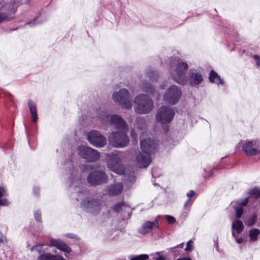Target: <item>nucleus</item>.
Here are the masks:
<instances>
[{
    "mask_svg": "<svg viewBox=\"0 0 260 260\" xmlns=\"http://www.w3.org/2000/svg\"><path fill=\"white\" fill-rule=\"evenodd\" d=\"M142 152L138 153L135 158L136 165L139 168H147L151 162L150 153H153L157 147V142L150 138L142 139L141 141Z\"/></svg>",
    "mask_w": 260,
    "mask_h": 260,
    "instance_id": "f257e3e1",
    "label": "nucleus"
},
{
    "mask_svg": "<svg viewBox=\"0 0 260 260\" xmlns=\"http://www.w3.org/2000/svg\"><path fill=\"white\" fill-rule=\"evenodd\" d=\"M188 66L186 62L177 60L171 63V74L174 80L181 85L186 82L185 74L188 70Z\"/></svg>",
    "mask_w": 260,
    "mask_h": 260,
    "instance_id": "f03ea898",
    "label": "nucleus"
},
{
    "mask_svg": "<svg viewBox=\"0 0 260 260\" xmlns=\"http://www.w3.org/2000/svg\"><path fill=\"white\" fill-rule=\"evenodd\" d=\"M135 111L140 114L150 112L154 107L153 102L147 95L140 94L134 100Z\"/></svg>",
    "mask_w": 260,
    "mask_h": 260,
    "instance_id": "7ed1b4c3",
    "label": "nucleus"
},
{
    "mask_svg": "<svg viewBox=\"0 0 260 260\" xmlns=\"http://www.w3.org/2000/svg\"><path fill=\"white\" fill-rule=\"evenodd\" d=\"M106 158L107 165L110 170L118 174L124 173V167L118 152L106 154Z\"/></svg>",
    "mask_w": 260,
    "mask_h": 260,
    "instance_id": "20e7f679",
    "label": "nucleus"
},
{
    "mask_svg": "<svg viewBox=\"0 0 260 260\" xmlns=\"http://www.w3.org/2000/svg\"><path fill=\"white\" fill-rule=\"evenodd\" d=\"M126 131L114 132L110 134L109 143L114 147L123 148L126 146L129 143V138L126 135Z\"/></svg>",
    "mask_w": 260,
    "mask_h": 260,
    "instance_id": "39448f33",
    "label": "nucleus"
},
{
    "mask_svg": "<svg viewBox=\"0 0 260 260\" xmlns=\"http://www.w3.org/2000/svg\"><path fill=\"white\" fill-rule=\"evenodd\" d=\"M113 99L124 108L129 109L132 107V98L127 90L121 89L113 94Z\"/></svg>",
    "mask_w": 260,
    "mask_h": 260,
    "instance_id": "423d86ee",
    "label": "nucleus"
},
{
    "mask_svg": "<svg viewBox=\"0 0 260 260\" xmlns=\"http://www.w3.org/2000/svg\"><path fill=\"white\" fill-rule=\"evenodd\" d=\"M102 203L100 200L93 199H86L81 203V207L82 209L93 215H96L101 210Z\"/></svg>",
    "mask_w": 260,
    "mask_h": 260,
    "instance_id": "0eeeda50",
    "label": "nucleus"
},
{
    "mask_svg": "<svg viewBox=\"0 0 260 260\" xmlns=\"http://www.w3.org/2000/svg\"><path fill=\"white\" fill-rule=\"evenodd\" d=\"M175 111L167 106L160 107L156 114V120L162 124L170 123L174 118Z\"/></svg>",
    "mask_w": 260,
    "mask_h": 260,
    "instance_id": "6e6552de",
    "label": "nucleus"
},
{
    "mask_svg": "<svg viewBox=\"0 0 260 260\" xmlns=\"http://www.w3.org/2000/svg\"><path fill=\"white\" fill-rule=\"evenodd\" d=\"M78 150L79 154L88 161H94L100 157V154L98 150L88 146H79Z\"/></svg>",
    "mask_w": 260,
    "mask_h": 260,
    "instance_id": "1a4fd4ad",
    "label": "nucleus"
},
{
    "mask_svg": "<svg viewBox=\"0 0 260 260\" xmlns=\"http://www.w3.org/2000/svg\"><path fill=\"white\" fill-rule=\"evenodd\" d=\"M87 180L90 184L95 186L107 183L108 177L104 171H95L88 174Z\"/></svg>",
    "mask_w": 260,
    "mask_h": 260,
    "instance_id": "9d476101",
    "label": "nucleus"
},
{
    "mask_svg": "<svg viewBox=\"0 0 260 260\" xmlns=\"http://www.w3.org/2000/svg\"><path fill=\"white\" fill-rule=\"evenodd\" d=\"M87 137L89 143L95 147L101 148L107 144L106 138L97 131H91L88 133Z\"/></svg>",
    "mask_w": 260,
    "mask_h": 260,
    "instance_id": "9b49d317",
    "label": "nucleus"
},
{
    "mask_svg": "<svg viewBox=\"0 0 260 260\" xmlns=\"http://www.w3.org/2000/svg\"><path fill=\"white\" fill-rule=\"evenodd\" d=\"M52 246L67 253H69L71 251V248L66 243L59 239L51 240L50 245H49L44 244L37 245L36 249L39 253H41L42 250H47L48 248L51 247Z\"/></svg>",
    "mask_w": 260,
    "mask_h": 260,
    "instance_id": "f8f14e48",
    "label": "nucleus"
},
{
    "mask_svg": "<svg viewBox=\"0 0 260 260\" xmlns=\"http://www.w3.org/2000/svg\"><path fill=\"white\" fill-rule=\"evenodd\" d=\"M181 96V90L176 85H172L166 91L164 100L169 104L174 105L177 103Z\"/></svg>",
    "mask_w": 260,
    "mask_h": 260,
    "instance_id": "ddd939ff",
    "label": "nucleus"
},
{
    "mask_svg": "<svg viewBox=\"0 0 260 260\" xmlns=\"http://www.w3.org/2000/svg\"><path fill=\"white\" fill-rule=\"evenodd\" d=\"M259 145L258 140L247 141L243 145L242 150L247 155H256L260 153Z\"/></svg>",
    "mask_w": 260,
    "mask_h": 260,
    "instance_id": "4468645a",
    "label": "nucleus"
},
{
    "mask_svg": "<svg viewBox=\"0 0 260 260\" xmlns=\"http://www.w3.org/2000/svg\"><path fill=\"white\" fill-rule=\"evenodd\" d=\"M159 228V222L157 219L154 221H146L143 224L142 226L139 229V232L143 235L149 233L152 230Z\"/></svg>",
    "mask_w": 260,
    "mask_h": 260,
    "instance_id": "2eb2a0df",
    "label": "nucleus"
},
{
    "mask_svg": "<svg viewBox=\"0 0 260 260\" xmlns=\"http://www.w3.org/2000/svg\"><path fill=\"white\" fill-rule=\"evenodd\" d=\"M110 122L118 129L123 131H128V126L125 121L117 115H112L110 119Z\"/></svg>",
    "mask_w": 260,
    "mask_h": 260,
    "instance_id": "dca6fc26",
    "label": "nucleus"
},
{
    "mask_svg": "<svg viewBox=\"0 0 260 260\" xmlns=\"http://www.w3.org/2000/svg\"><path fill=\"white\" fill-rule=\"evenodd\" d=\"M123 189V184L121 182H119L107 186V191L109 195L115 196L120 194Z\"/></svg>",
    "mask_w": 260,
    "mask_h": 260,
    "instance_id": "f3484780",
    "label": "nucleus"
},
{
    "mask_svg": "<svg viewBox=\"0 0 260 260\" xmlns=\"http://www.w3.org/2000/svg\"><path fill=\"white\" fill-rule=\"evenodd\" d=\"M188 81L191 86H196L202 82L203 77L200 73L192 72L188 77Z\"/></svg>",
    "mask_w": 260,
    "mask_h": 260,
    "instance_id": "a211bd4d",
    "label": "nucleus"
},
{
    "mask_svg": "<svg viewBox=\"0 0 260 260\" xmlns=\"http://www.w3.org/2000/svg\"><path fill=\"white\" fill-rule=\"evenodd\" d=\"M209 79L210 82L212 83L216 82L217 84H220L221 85H223L224 84L223 80L213 70H212L209 74Z\"/></svg>",
    "mask_w": 260,
    "mask_h": 260,
    "instance_id": "6ab92c4d",
    "label": "nucleus"
},
{
    "mask_svg": "<svg viewBox=\"0 0 260 260\" xmlns=\"http://www.w3.org/2000/svg\"><path fill=\"white\" fill-rule=\"evenodd\" d=\"M28 105L31 115L32 121L36 122L38 120L36 106L31 100L28 101Z\"/></svg>",
    "mask_w": 260,
    "mask_h": 260,
    "instance_id": "aec40b11",
    "label": "nucleus"
},
{
    "mask_svg": "<svg viewBox=\"0 0 260 260\" xmlns=\"http://www.w3.org/2000/svg\"><path fill=\"white\" fill-rule=\"evenodd\" d=\"M260 235V230L258 229H252L249 232V237L252 242L256 241Z\"/></svg>",
    "mask_w": 260,
    "mask_h": 260,
    "instance_id": "412c9836",
    "label": "nucleus"
},
{
    "mask_svg": "<svg viewBox=\"0 0 260 260\" xmlns=\"http://www.w3.org/2000/svg\"><path fill=\"white\" fill-rule=\"evenodd\" d=\"M232 228L237 231V233H240L243 229V224L240 220H236L232 223Z\"/></svg>",
    "mask_w": 260,
    "mask_h": 260,
    "instance_id": "4be33fe9",
    "label": "nucleus"
},
{
    "mask_svg": "<svg viewBox=\"0 0 260 260\" xmlns=\"http://www.w3.org/2000/svg\"><path fill=\"white\" fill-rule=\"evenodd\" d=\"M142 88L144 91L150 94H153L155 91V88L150 83H143Z\"/></svg>",
    "mask_w": 260,
    "mask_h": 260,
    "instance_id": "5701e85b",
    "label": "nucleus"
},
{
    "mask_svg": "<svg viewBox=\"0 0 260 260\" xmlns=\"http://www.w3.org/2000/svg\"><path fill=\"white\" fill-rule=\"evenodd\" d=\"M128 208L129 207L123 203H119L114 206L113 211L116 212H119L120 211H122L123 210Z\"/></svg>",
    "mask_w": 260,
    "mask_h": 260,
    "instance_id": "b1692460",
    "label": "nucleus"
},
{
    "mask_svg": "<svg viewBox=\"0 0 260 260\" xmlns=\"http://www.w3.org/2000/svg\"><path fill=\"white\" fill-rule=\"evenodd\" d=\"M39 260H56L55 255L50 254H41L38 257Z\"/></svg>",
    "mask_w": 260,
    "mask_h": 260,
    "instance_id": "393cba45",
    "label": "nucleus"
},
{
    "mask_svg": "<svg viewBox=\"0 0 260 260\" xmlns=\"http://www.w3.org/2000/svg\"><path fill=\"white\" fill-rule=\"evenodd\" d=\"M257 216L255 215H253L250 218L248 219L246 221V224L248 226L253 225L256 222Z\"/></svg>",
    "mask_w": 260,
    "mask_h": 260,
    "instance_id": "a878e982",
    "label": "nucleus"
},
{
    "mask_svg": "<svg viewBox=\"0 0 260 260\" xmlns=\"http://www.w3.org/2000/svg\"><path fill=\"white\" fill-rule=\"evenodd\" d=\"M149 256L147 254H140L132 257L131 260H146Z\"/></svg>",
    "mask_w": 260,
    "mask_h": 260,
    "instance_id": "bb28decb",
    "label": "nucleus"
},
{
    "mask_svg": "<svg viewBox=\"0 0 260 260\" xmlns=\"http://www.w3.org/2000/svg\"><path fill=\"white\" fill-rule=\"evenodd\" d=\"M12 18L8 16L6 13H0V23L4 20H10Z\"/></svg>",
    "mask_w": 260,
    "mask_h": 260,
    "instance_id": "cd10ccee",
    "label": "nucleus"
},
{
    "mask_svg": "<svg viewBox=\"0 0 260 260\" xmlns=\"http://www.w3.org/2000/svg\"><path fill=\"white\" fill-rule=\"evenodd\" d=\"M235 210L236 212V217L237 218H240L243 214V210L242 207H236L235 208Z\"/></svg>",
    "mask_w": 260,
    "mask_h": 260,
    "instance_id": "c85d7f7f",
    "label": "nucleus"
},
{
    "mask_svg": "<svg viewBox=\"0 0 260 260\" xmlns=\"http://www.w3.org/2000/svg\"><path fill=\"white\" fill-rule=\"evenodd\" d=\"M148 76L151 80H154L157 77V74L155 71H151L148 73Z\"/></svg>",
    "mask_w": 260,
    "mask_h": 260,
    "instance_id": "c756f323",
    "label": "nucleus"
},
{
    "mask_svg": "<svg viewBox=\"0 0 260 260\" xmlns=\"http://www.w3.org/2000/svg\"><path fill=\"white\" fill-rule=\"evenodd\" d=\"M250 193L254 195L255 198H258L260 197V191L256 188L253 189L251 191Z\"/></svg>",
    "mask_w": 260,
    "mask_h": 260,
    "instance_id": "7c9ffc66",
    "label": "nucleus"
},
{
    "mask_svg": "<svg viewBox=\"0 0 260 260\" xmlns=\"http://www.w3.org/2000/svg\"><path fill=\"white\" fill-rule=\"evenodd\" d=\"M8 194L6 190V189L3 187H0V198L3 197L8 196Z\"/></svg>",
    "mask_w": 260,
    "mask_h": 260,
    "instance_id": "2f4dec72",
    "label": "nucleus"
},
{
    "mask_svg": "<svg viewBox=\"0 0 260 260\" xmlns=\"http://www.w3.org/2000/svg\"><path fill=\"white\" fill-rule=\"evenodd\" d=\"M36 220L38 222L41 221V214L40 211H37L34 214Z\"/></svg>",
    "mask_w": 260,
    "mask_h": 260,
    "instance_id": "473e14b6",
    "label": "nucleus"
},
{
    "mask_svg": "<svg viewBox=\"0 0 260 260\" xmlns=\"http://www.w3.org/2000/svg\"><path fill=\"white\" fill-rule=\"evenodd\" d=\"M248 203V198H245L244 201H239L237 202V204L241 206H245L247 205Z\"/></svg>",
    "mask_w": 260,
    "mask_h": 260,
    "instance_id": "72a5a7b5",
    "label": "nucleus"
},
{
    "mask_svg": "<svg viewBox=\"0 0 260 260\" xmlns=\"http://www.w3.org/2000/svg\"><path fill=\"white\" fill-rule=\"evenodd\" d=\"M154 260H165V258L164 256L160 255L159 252L156 253L154 257H153Z\"/></svg>",
    "mask_w": 260,
    "mask_h": 260,
    "instance_id": "f704fd0d",
    "label": "nucleus"
},
{
    "mask_svg": "<svg viewBox=\"0 0 260 260\" xmlns=\"http://www.w3.org/2000/svg\"><path fill=\"white\" fill-rule=\"evenodd\" d=\"M166 219H167L168 222L169 223H171V224L174 223L176 221L175 218L174 217L171 216L170 215H166Z\"/></svg>",
    "mask_w": 260,
    "mask_h": 260,
    "instance_id": "c9c22d12",
    "label": "nucleus"
},
{
    "mask_svg": "<svg viewBox=\"0 0 260 260\" xmlns=\"http://www.w3.org/2000/svg\"><path fill=\"white\" fill-rule=\"evenodd\" d=\"M9 204L8 201L5 199H0L1 206H8Z\"/></svg>",
    "mask_w": 260,
    "mask_h": 260,
    "instance_id": "e433bc0d",
    "label": "nucleus"
},
{
    "mask_svg": "<svg viewBox=\"0 0 260 260\" xmlns=\"http://www.w3.org/2000/svg\"><path fill=\"white\" fill-rule=\"evenodd\" d=\"M253 57L256 60V65L257 67L260 66V56L258 55H254Z\"/></svg>",
    "mask_w": 260,
    "mask_h": 260,
    "instance_id": "4c0bfd02",
    "label": "nucleus"
},
{
    "mask_svg": "<svg viewBox=\"0 0 260 260\" xmlns=\"http://www.w3.org/2000/svg\"><path fill=\"white\" fill-rule=\"evenodd\" d=\"M195 192L193 190H190L189 192L187 193V196L188 199H191L193 196H194Z\"/></svg>",
    "mask_w": 260,
    "mask_h": 260,
    "instance_id": "58836bf2",
    "label": "nucleus"
},
{
    "mask_svg": "<svg viewBox=\"0 0 260 260\" xmlns=\"http://www.w3.org/2000/svg\"><path fill=\"white\" fill-rule=\"evenodd\" d=\"M131 136L132 138L136 139L137 138V135L135 133L134 129H132L130 132Z\"/></svg>",
    "mask_w": 260,
    "mask_h": 260,
    "instance_id": "ea45409f",
    "label": "nucleus"
},
{
    "mask_svg": "<svg viewBox=\"0 0 260 260\" xmlns=\"http://www.w3.org/2000/svg\"><path fill=\"white\" fill-rule=\"evenodd\" d=\"M40 189L38 187H35L34 188V192L36 196H39Z\"/></svg>",
    "mask_w": 260,
    "mask_h": 260,
    "instance_id": "a19ab883",
    "label": "nucleus"
},
{
    "mask_svg": "<svg viewBox=\"0 0 260 260\" xmlns=\"http://www.w3.org/2000/svg\"><path fill=\"white\" fill-rule=\"evenodd\" d=\"M190 242H191V241H189L187 242V244H186V247L185 249V250L186 251H190L191 250V248H190Z\"/></svg>",
    "mask_w": 260,
    "mask_h": 260,
    "instance_id": "79ce46f5",
    "label": "nucleus"
},
{
    "mask_svg": "<svg viewBox=\"0 0 260 260\" xmlns=\"http://www.w3.org/2000/svg\"><path fill=\"white\" fill-rule=\"evenodd\" d=\"M163 130L165 132H167L169 131V126L168 125H164L162 127Z\"/></svg>",
    "mask_w": 260,
    "mask_h": 260,
    "instance_id": "37998d69",
    "label": "nucleus"
},
{
    "mask_svg": "<svg viewBox=\"0 0 260 260\" xmlns=\"http://www.w3.org/2000/svg\"><path fill=\"white\" fill-rule=\"evenodd\" d=\"M56 260H66L62 256L60 255H55Z\"/></svg>",
    "mask_w": 260,
    "mask_h": 260,
    "instance_id": "c03bdc74",
    "label": "nucleus"
},
{
    "mask_svg": "<svg viewBox=\"0 0 260 260\" xmlns=\"http://www.w3.org/2000/svg\"><path fill=\"white\" fill-rule=\"evenodd\" d=\"M236 241L238 243H241L243 242V238H237Z\"/></svg>",
    "mask_w": 260,
    "mask_h": 260,
    "instance_id": "a18cd8bd",
    "label": "nucleus"
},
{
    "mask_svg": "<svg viewBox=\"0 0 260 260\" xmlns=\"http://www.w3.org/2000/svg\"><path fill=\"white\" fill-rule=\"evenodd\" d=\"M190 199H188V200L185 202V204H184V207H186L188 204L190 202Z\"/></svg>",
    "mask_w": 260,
    "mask_h": 260,
    "instance_id": "49530a36",
    "label": "nucleus"
},
{
    "mask_svg": "<svg viewBox=\"0 0 260 260\" xmlns=\"http://www.w3.org/2000/svg\"><path fill=\"white\" fill-rule=\"evenodd\" d=\"M182 260H192V259L189 257H182Z\"/></svg>",
    "mask_w": 260,
    "mask_h": 260,
    "instance_id": "de8ad7c7",
    "label": "nucleus"
},
{
    "mask_svg": "<svg viewBox=\"0 0 260 260\" xmlns=\"http://www.w3.org/2000/svg\"><path fill=\"white\" fill-rule=\"evenodd\" d=\"M232 235H233V236L234 237H235V233H234V231H233V232H232Z\"/></svg>",
    "mask_w": 260,
    "mask_h": 260,
    "instance_id": "09e8293b",
    "label": "nucleus"
},
{
    "mask_svg": "<svg viewBox=\"0 0 260 260\" xmlns=\"http://www.w3.org/2000/svg\"><path fill=\"white\" fill-rule=\"evenodd\" d=\"M3 242V240L2 238H0V243H2Z\"/></svg>",
    "mask_w": 260,
    "mask_h": 260,
    "instance_id": "8fccbe9b",
    "label": "nucleus"
},
{
    "mask_svg": "<svg viewBox=\"0 0 260 260\" xmlns=\"http://www.w3.org/2000/svg\"><path fill=\"white\" fill-rule=\"evenodd\" d=\"M143 137L142 135H140V138H142Z\"/></svg>",
    "mask_w": 260,
    "mask_h": 260,
    "instance_id": "3c124183",
    "label": "nucleus"
},
{
    "mask_svg": "<svg viewBox=\"0 0 260 260\" xmlns=\"http://www.w3.org/2000/svg\"><path fill=\"white\" fill-rule=\"evenodd\" d=\"M183 243L180 244H179V246H180V245H183Z\"/></svg>",
    "mask_w": 260,
    "mask_h": 260,
    "instance_id": "603ef678",
    "label": "nucleus"
},
{
    "mask_svg": "<svg viewBox=\"0 0 260 260\" xmlns=\"http://www.w3.org/2000/svg\"><path fill=\"white\" fill-rule=\"evenodd\" d=\"M177 260H182V258H179V259H177Z\"/></svg>",
    "mask_w": 260,
    "mask_h": 260,
    "instance_id": "864d4df0",
    "label": "nucleus"
}]
</instances>
